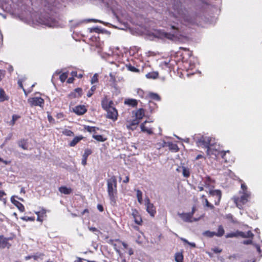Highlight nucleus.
I'll use <instances>...</instances> for the list:
<instances>
[{
  "mask_svg": "<svg viewBox=\"0 0 262 262\" xmlns=\"http://www.w3.org/2000/svg\"><path fill=\"white\" fill-rule=\"evenodd\" d=\"M170 28L173 30V33H167L163 30H155L149 33V35L150 39L158 38L162 39H168L171 40H176L179 38L180 32L179 28L174 25H170Z\"/></svg>",
  "mask_w": 262,
  "mask_h": 262,
  "instance_id": "obj_1",
  "label": "nucleus"
},
{
  "mask_svg": "<svg viewBox=\"0 0 262 262\" xmlns=\"http://www.w3.org/2000/svg\"><path fill=\"white\" fill-rule=\"evenodd\" d=\"M238 194L239 196H234L232 200L236 206L239 209H241L244 204L250 201L252 193L246 184L242 182L241 185V189L238 192Z\"/></svg>",
  "mask_w": 262,
  "mask_h": 262,
  "instance_id": "obj_2",
  "label": "nucleus"
},
{
  "mask_svg": "<svg viewBox=\"0 0 262 262\" xmlns=\"http://www.w3.org/2000/svg\"><path fill=\"white\" fill-rule=\"evenodd\" d=\"M107 191L112 205L115 206L117 198V180L112 177L107 180Z\"/></svg>",
  "mask_w": 262,
  "mask_h": 262,
  "instance_id": "obj_3",
  "label": "nucleus"
},
{
  "mask_svg": "<svg viewBox=\"0 0 262 262\" xmlns=\"http://www.w3.org/2000/svg\"><path fill=\"white\" fill-rule=\"evenodd\" d=\"M173 11L170 13V21L175 23L176 21H180L181 23L185 20V15L183 10L179 6H174L173 8Z\"/></svg>",
  "mask_w": 262,
  "mask_h": 262,
  "instance_id": "obj_4",
  "label": "nucleus"
},
{
  "mask_svg": "<svg viewBox=\"0 0 262 262\" xmlns=\"http://www.w3.org/2000/svg\"><path fill=\"white\" fill-rule=\"evenodd\" d=\"M193 139L195 140L196 144L199 147H204L208 149V147H210L213 144V139L210 137L202 136L199 137L195 135Z\"/></svg>",
  "mask_w": 262,
  "mask_h": 262,
  "instance_id": "obj_5",
  "label": "nucleus"
},
{
  "mask_svg": "<svg viewBox=\"0 0 262 262\" xmlns=\"http://www.w3.org/2000/svg\"><path fill=\"white\" fill-rule=\"evenodd\" d=\"M90 45L92 47H95L97 49V52L100 54L102 51L103 42L100 41L98 35H93L89 38Z\"/></svg>",
  "mask_w": 262,
  "mask_h": 262,
  "instance_id": "obj_6",
  "label": "nucleus"
},
{
  "mask_svg": "<svg viewBox=\"0 0 262 262\" xmlns=\"http://www.w3.org/2000/svg\"><path fill=\"white\" fill-rule=\"evenodd\" d=\"M225 236L227 238L236 237L238 236H241L243 238H252L253 236V234L251 232V231H248L247 232H244L237 230L235 232L227 233Z\"/></svg>",
  "mask_w": 262,
  "mask_h": 262,
  "instance_id": "obj_7",
  "label": "nucleus"
},
{
  "mask_svg": "<svg viewBox=\"0 0 262 262\" xmlns=\"http://www.w3.org/2000/svg\"><path fill=\"white\" fill-rule=\"evenodd\" d=\"M37 21L39 24L43 25L49 27H56L58 26L57 22L51 18L39 17Z\"/></svg>",
  "mask_w": 262,
  "mask_h": 262,
  "instance_id": "obj_8",
  "label": "nucleus"
},
{
  "mask_svg": "<svg viewBox=\"0 0 262 262\" xmlns=\"http://www.w3.org/2000/svg\"><path fill=\"white\" fill-rule=\"evenodd\" d=\"M145 205L146 207L147 212L152 217H154L156 213V207L153 204L151 203L148 198L145 199Z\"/></svg>",
  "mask_w": 262,
  "mask_h": 262,
  "instance_id": "obj_9",
  "label": "nucleus"
},
{
  "mask_svg": "<svg viewBox=\"0 0 262 262\" xmlns=\"http://www.w3.org/2000/svg\"><path fill=\"white\" fill-rule=\"evenodd\" d=\"M28 102L31 106H39L42 107L44 104V100L38 97L30 98L28 99Z\"/></svg>",
  "mask_w": 262,
  "mask_h": 262,
  "instance_id": "obj_10",
  "label": "nucleus"
},
{
  "mask_svg": "<svg viewBox=\"0 0 262 262\" xmlns=\"http://www.w3.org/2000/svg\"><path fill=\"white\" fill-rule=\"evenodd\" d=\"M209 194L210 196L215 197L214 201L215 204L218 205L220 202V200L222 197V192L220 190H213L212 189H209Z\"/></svg>",
  "mask_w": 262,
  "mask_h": 262,
  "instance_id": "obj_11",
  "label": "nucleus"
},
{
  "mask_svg": "<svg viewBox=\"0 0 262 262\" xmlns=\"http://www.w3.org/2000/svg\"><path fill=\"white\" fill-rule=\"evenodd\" d=\"M221 156L224 159L226 163H233L234 161V158L231 156L230 151H222L221 153Z\"/></svg>",
  "mask_w": 262,
  "mask_h": 262,
  "instance_id": "obj_12",
  "label": "nucleus"
},
{
  "mask_svg": "<svg viewBox=\"0 0 262 262\" xmlns=\"http://www.w3.org/2000/svg\"><path fill=\"white\" fill-rule=\"evenodd\" d=\"M216 146H214L212 144L210 147H208V149H207V154L209 157H211L214 155L215 157L217 156H221V153L222 151L219 150L216 148Z\"/></svg>",
  "mask_w": 262,
  "mask_h": 262,
  "instance_id": "obj_13",
  "label": "nucleus"
},
{
  "mask_svg": "<svg viewBox=\"0 0 262 262\" xmlns=\"http://www.w3.org/2000/svg\"><path fill=\"white\" fill-rule=\"evenodd\" d=\"M178 215L185 222H192L193 221H198L199 219H193L192 220V213H178Z\"/></svg>",
  "mask_w": 262,
  "mask_h": 262,
  "instance_id": "obj_14",
  "label": "nucleus"
},
{
  "mask_svg": "<svg viewBox=\"0 0 262 262\" xmlns=\"http://www.w3.org/2000/svg\"><path fill=\"white\" fill-rule=\"evenodd\" d=\"M106 111H107V117L108 118L112 119L114 121L117 120L118 113L115 107L112 106Z\"/></svg>",
  "mask_w": 262,
  "mask_h": 262,
  "instance_id": "obj_15",
  "label": "nucleus"
},
{
  "mask_svg": "<svg viewBox=\"0 0 262 262\" xmlns=\"http://www.w3.org/2000/svg\"><path fill=\"white\" fill-rule=\"evenodd\" d=\"M202 183L206 188L205 191L207 192H209V189H212L213 187L212 185L213 181L209 177H205L203 179Z\"/></svg>",
  "mask_w": 262,
  "mask_h": 262,
  "instance_id": "obj_16",
  "label": "nucleus"
},
{
  "mask_svg": "<svg viewBox=\"0 0 262 262\" xmlns=\"http://www.w3.org/2000/svg\"><path fill=\"white\" fill-rule=\"evenodd\" d=\"M139 123V120L135 119L133 120L127 121L126 123V127L128 129L134 130L136 129Z\"/></svg>",
  "mask_w": 262,
  "mask_h": 262,
  "instance_id": "obj_17",
  "label": "nucleus"
},
{
  "mask_svg": "<svg viewBox=\"0 0 262 262\" xmlns=\"http://www.w3.org/2000/svg\"><path fill=\"white\" fill-rule=\"evenodd\" d=\"M11 238H6L3 235H0V248L2 249L9 248L11 244L8 242Z\"/></svg>",
  "mask_w": 262,
  "mask_h": 262,
  "instance_id": "obj_18",
  "label": "nucleus"
},
{
  "mask_svg": "<svg viewBox=\"0 0 262 262\" xmlns=\"http://www.w3.org/2000/svg\"><path fill=\"white\" fill-rule=\"evenodd\" d=\"M113 103V101L109 100L107 97H105L101 101V105L104 110H108L109 108L112 107V105Z\"/></svg>",
  "mask_w": 262,
  "mask_h": 262,
  "instance_id": "obj_19",
  "label": "nucleus"
},
{
  "mask_svg": "<svg viewBox=\"0 0 262 262\" xmlns=\"http://www.w3.org/2000/svg\"><path fill=\"white\" fill-rule=\"evenodd\" d=\"M18 146L24 150L29 149V145L28 139H21L17 142Z\"/></svg>",
  "mask_w": 262,
  "mask_h": 262,
  "instance_id": "obj_20",
  "label": "nucleus"
},
{
  "mask_svg": "<svg viewBox=\"0 0 262 262\" xmlns=\"http://www.w3.org/2000/svg\"><path fill=\"white\" fill-rule=\"evenodd\" d=\"M73 111L76 114L81 115L86 112V109L84 105H78L74 107Z\"/></svg>",
  "mask_w": 262,
  "mask_h": 262,
  "instance_id": "obj_21",
  "label": "nucleus"
},
{
  "mask_svg": "<svg viewBox=\"0 0 262 262\" xmlns=\"http://www.w3.org/2000/svg\"><path fill=\"white\" fill-rule=\"evenodd\" d=\"M14 198L15 196H12L11 198V202L17 207L20 211L24 212L25 211V207L24 205L19 202L15 200Z\"/></svg>",
  "mask_w": 262,
  "mask_h": 262,
  "instance_id": "obj_22",
  "label": "nucleus"
},
{
  "mask_svg": "<svg viewBox=\"0 0 262 262\" xmlns=\"http://www.w3.org/2000/svg\"><path fill=\"white\" fill-rule=\"evenodd\" d=\"M147 122V121H145L143 123H141V124L140 125V128L141 129L142 132L146 133L149 135H151L152 134L153 132L152 129L150 127L146 126L145 125Z\"/></svg>",
  "mask_w": 262,
  "mask_h": 262,
  "instance_id": "obj_23",
  "label": "nucleus"
},
{
  "mask_svg": "<svg viewBox=\"0 0 262 262\" xmlns=\"http://www.w3.org/2000/svg\"><path fill=\"white\" fill-rule=\"evenodd\" d=\"M135 119H138L140 122L141 120L145 116V110L143 108H139L135 112Z\"/></svg>",
  "mask_w": 262,
  "mask_h": 262,
  "instance_id": "obj_24",
  "label": "nucleus"
},
{
  "mask_svg": "<svg viewBox=\"0 0 262 262\" xmlns=\"http://www.w3.org/2000/svg\"><path fill=\"white\" fill-rule=\"evenodd\" d=\"M82 89L81 88H77L74 90V91L71 92L70 94V97L71 98H78L80 97L82 95Z\"/></svg>",
  "mask_w": 262,
  "mask_h": 262,
  "instance_id": "obj_25",
  "label": "nucleus"
},
{
  "mask_svg": "<svg viewBox=\"0 0 262 262\" xmlns=\"http://www.w3.org/2000/svg\"><path fill=\"white\" fill-rule=\"evenodd\" d=\"M92 154V150L90 149L87 148L84 150V152L82 156V159L81 163L83 165H85L86 164L87 158L89 155Z\"/></svg>",
  "mask_w": 262,
  "mask_h": 262,
  "instance_id": "obj_26",
  "label": "nucleus"
},
{
  "mask_svg": "<svg viewBox=\"0 0 262 262\" xmlns=\"http://www.w3.org/2000/svg\"><path fill=\"white\" fill-rule=\"evenodd\" d=\"M137 101L134 99H126L124 101V104L133 107L137 105Z\"/></svg>",
  "mask_w": 262,
  "mask_h": 262,
  "instance_id": "obj_27",
  "label": "nucleus"
},
{
  "mask_svg": "<svg viewBox=\"0 0 262 262\" xmlns=\"http://www.w3.org/2000/svg\"><path fill=\"white\" fill-rule=\"evenodd\" d=\"M169 149L173 152H177L179 150V147L176 144L172 143V142H168L167 144Z\"/></svg>",
  "mask_w": 262,
  "mask_h": 262,
  "instance_id": "obj_28",
  "label": "nucleus"
},
{
  "mask_svg": "<svg viewBox=\"0 0 262 262\" xmlns=\"http://www.w3.org/2000/svg\"><path fill=\"white\" fill-rule=\"evenodd\" d=\"M225 233V230L223 227L222 225H220L217 228V232H215V236L217 237L222 236Z\"/></svg>",
  "mask_w": 262,
  "mask_h": 262,
  "instance_id": "obj_29",
  "label": "nucleus"
},
{
  "mask_svg": "<svg viewBox=\"0 0 262 262\" xmlns=\"http://www.w3.org/2000/svg\"><path fill=\"white\" fill-rule=\"evenodd\" d=\"M59 191L63 194H69L72 192V189L67 187H61L59 188Z\"/></svg>",
  "mask_w": 262,
  "mask_h": 262,
  "instance_id": "obj_30",
  "label": "nucleus"
},
{
  "mask_svg": "<svg viewBox=\"0 0 262 262\" xmlns=\"http://www.w3.org/2000/svg\"><path fill=\"white\" fill-rule=\"evenodd\" d=\"M82 139V137H75L72 140V141L70 143L69 145L71 147L74 146L76 144H77L81 139Z\"/></svg>",
  "mask_w": 262,
  "mask_h": 262,
  "instance_id": "obj_31",
  "label": "nucleus"
},
{
  "mask_svg": "<svg viewBox=\"0 0 262 262\" xmlns=\"http://www.w3.org/2000/svg\"><path fill=\"white\" fill-rule=\"evenodd\" d=\"M174 258L176 262L183 261V255L182 253L178 252L176 253Z\"/></svg>",
  "mask_w": 262,
  "mask_h": 262,
  "instance_id": "obj_32",
  "label": "nucleus"
},
{
  "mask_svg": "<svg viewBox=\"0 0 262 262\" xmlns=\"http://www.w3.org/2000/svg\"><path fill=\"white\" fill-rule=\"evenodd\" d=\"M6 195V193L4 191L0 190V201L3 202L4 204L7 202Z\"/></svg>",
  "mask_w": 262,
  "mask_h": 262,
  "instance_id": "obj_33",
  "label": "nucleus"
},
{
  "mask_svg": "<svg viewBox=\"0 0 262 262\" xmlns=\"http://www.w3.org/2000/svg\"><path fill=\"white\" fill-rule=\"evenodd\" d=\"M158 73L156 72H152L147 73L146 75V77L147 78L156 79L158 77Z\"/></svg>",
  "mask_w": 262,
  "mask_h": 262,
  "instance_id": "obj_34",
  "label": "nucleus"
},
{
  "mask_svg": "<svg viewBox=\"0 0 262 262\" xmlns=\"http://www.w3.org/2000/svg\"><path fill=\"white\" fill-rule=\"evenodd\" d=\"M92 137L94 139L99 142H104L106 140V138L104 137L102 135H97L94 134Z\"/></svg>",
  "mask_w": 262,
  "mask_h": 262,
  "instance_id": "obj_35",
  "label": "nucleus"
},
{
  "mask_svg": "<svg viewBox=\"0 0 262 262\" xmlns=\"http://www.w3.org/2000/svg\"><path fill=\"white\" fill-rule=\"evenodd\" d=\"M137 192V198L138 199V201L140 204L143 203V199H142V192L141 190L138 189L136 190Z\"/></svg>",
  "mask_w": 262,
  "mask_h": 262,
  "instance_id": "obj_36",
  "label": "nucleus"
},
{
  "mask_svg": "<svg viewBox=\"0 0 262 262\" xmlns=\"http://www.w3.org/2000/svg\"><path fill=\"white\" fill-rule=\"evenodd\" d=\"M20 116L17 115H13L12 116V118L11 121H10L9 123L10 125L13 126L16 120H17L19 118H20Z\"/></svg>",
  "mask_w": 262,
  "mask_h": 262,
  "instance_id": "obj_37",
  "label": "nucleus"
},
{
  "mask_svg": "<svg viewBox=\"0 0 262 262\" xmlns=\"http://www.w3.org/2000/svg\"><path fill=\"white\" fill-rule=\"evenodd\" d=\"M43 254L41 253H37L32 255L33 258L35 260H38L39 259L42 260L43 259Z\"/></svg>",
  "mask_w": 262,
  "mask_h": 262,
  "instance_id": "obj_38",
  "label": "nucleus"
},
{
  "mask_svg": "<svg viewBox=\"0 0 262 262\" xmlns=\"http://www.w3.org/2000/svg\"><path fill=\"white\" fill-rule=\"evenodd\" d=\"M203 235L204 236H207V237H212L213 236H215V232L210 231H209V230H207V231H204L203 233Z\"/></svg>",
  "mask_w": 262,
  "mask_h": 262,
  "instance_id": "obj_39",
  "label": "nucleus"
},
{
  "mask_svg": "<svg viewBox=\"0 0 262 262\" xmlns=\"http://www.w3.org/2000/svg\"><path fill=\"white\" fill-rule=\"evenodd\" d=\"M149 97L150 98L157 101H159L160 100V96L156 93H150L149 94Z\"/></svg>",
  "mask_w": 262,
  "mask_h": 262,
  "instance_id": "obj_40",
  "label": "nucleus"
},
{
  "mask_svg": "<svg viewBox=\"0 0 262 262\" xmlns=\"http://www.w3.org/2000/svg\"><path fill=\"white\" fill-rule=\"evenodd\" d=\"M182 174L184 177L188 178L190 176V171L189 169L187 167H183Z\"/></svg>",
  "mask_w": 262,
  "mask_h": 262,
  "instance_id": "obj_41",
  "label": "nucleus"
},
{
  "mask_svg": "<svg viewBox=\"0 0 262 262\" xmlns=\"http://www.w3.org/2000/svg\"><path fill=\"white\" fill-rule=\"evenodd\" d=\"M7 99V98L5 96L4 91L3 89H0V101L2 102Z\"/></svg>",
  "mask_w": 262,
  "mask_h": 262,
  "instance_id": "obj_42",
  "label": "nucleus"
},
{
  "mask_svg": "<svg viewBox=\"0 0 262 262\" xmlns=\"http://www.w3.org/2000/svg\"><path fill=\"white\" fill-rule=\"evenodd\" d=\"M62 133L67 136H73V133L69 129H64L62 131Z\"/></svg>",
  "mask_w": 262,
  "mask_h": 262,
  "instance_id": "obj_43",
  "label": "nucleus"
},
{
  "mask_svg": "<svg viewBox=\"0 0 262 262\" xmlns=\"http://www.w3.org/2000/svg\"><path fill=\"white\" fill-rule=\"evenodd\" d=\"M134 219V222L138 225H141L142 223V220L141 215L139 214L136 216Z\"/></svg>",
  "mask_w": 262,
  "mask_h": 262,
  "instance_id": "obj_44",
  "label": "nucleus"
},
{
  "mask_svg": "<svg viewBox=\"0 0 262 262\" xmlns=\"http://www.w3.org/2000/svg\"><path fill=\"white\" fill-rule=\"evenodd\" d=\"M96 86L95 85H93L91 87V89L89 91V92L87 93V96L88 97H90L92 96L94 92L96 90Z\"/></svg>",
  "mask_w": 262,
  "mask_h": 262,
  "instance_id": "obj_45",
  "label": "nucleus"
},
{
  "mask_svg": "<svg viewBox=\"0 0 262 262\" xmlns=\"http://www.w3.org/2000/svg\"><path fill=\"white\" fill-rule=\"evenodd\" d=\"M110 243H112V245L114 247V248L116 250V251L119 254V255H121V252L119 249V247L117 246L116 243H113V241H110Z\"/></svg>",
  "mask_w": 262,
  "mask_h": 262,
  "instance_id": "obj_46",
  "label": "nucleus"
},
{
  "mask_svg": "<svg viewBox=\"0 0 262 262\" xmlns=\"http://www.w3.org/2000/svg\"><path fill=\"white\" fill-rule=\"evenodd\" d=\"M126 68H127V70L130 71L134 72H137L139 71L138 69H137V68H136L134 66H132L130 65V64L126 65Z\"/></svg>",
  "mask_w": 262,
  "mask_h": 262,
  "instance_id": "obj_47",
  "label": "nucleus"
},
{
  "mask_svg": "<svg viewBox=\"0 0 262 262\" xmlns=\"http://www.w3.org/2000/svg\"><path fill=\"white\" fill-rule=\"evenodd\" d=\"M67 77H68V73H63L59 76L60 80L62 82H63L66 80Z\"/></svg>",
  "mask_w": 262,
  "mask_h": 262,
  "instance_id": "obj_48",
  "label": "nucleus"
},
{
  "mask_svg": "<svg viewBox=\"0 0 262 262\" xmlns=\"http://www.w3.org/2000/svg\"><path fill=\"white\" fill-rule=\"evenodd\" d=\"M167 144H168V142H166L164 141V140H162V141H161V142H160L159 143H158L157 144V146H158V148H160L161 147L167 146Z\"/></svg>",
  "mask_w": 262,
  "mask_h": 262,
  "instance_id": "obj_49",
  "label": "nucleus"
},
{
  "mask_svg": "<svg viewBox=\"0 0 262 262\" xmlns=\"http://www.w3.org/2000/svg\"><path fill=\"white\" fill-rule=\"evenodd\" d=\"M26 79V78H20L18 80V84L19 85V87L21 88V89H23L24 92H25V94L26 95V91L23 88V82Z\"/></svg>",
  "mask_w": 262,
  "mask_h": 262,
  "instance_id": "obj_50",
  "label": "nucleus"
},
{
  "mask_svg": "<svg viewBox=\"0 0 262 262\" xmlns=\"http://www.w3.org/2000/svg\"><path fill=\"white\" fill-rule=\"evenodd\" d=\"M98 75L97 74H95L92 77L91 82L92 84H93L94 83H96L98 82Z\"/></svg>",
  "mask_w": 262,
  "mask_h": 262,
  "instance_id": "obj_51",
  "label": "nucleus"
},
{
  "mask_svg": "<svg viewBox=\"0 0 262 262\" xmlns=\"http://www.w3.org/2000/svg\"><path fill=\"white\" fill-rule=\"evenodd\" d=\"M22 220L25 221H34V217H28V216H23L20 218Z\"/></svg>",
  "mask_w": 262,
  "mask_h": 262,
  "instance_id": "obj_52",
  "label": "nucleus"
},
{
  "mask_svg": "<svg viewBox=\"0 0 262 262\" xmlns=\"http://www.w3.org/2000/svg\"><path fill=\"white\" fill-rule=\"evenodd\" d=\"M85 128L87 130V131L90 133L95 132L96 130V128L93 126H88Z\"/></svg>",
  "mask_w": 262,
  "mask_h": 262,
  "instance_id": "obj_53",
  "label": "nucleus"
},
{
  "mask_svg": "<svg viewBox=\"0 0 262 262\" xmlns=\"http://www.w3.org/2000/svg\"><path fill=\"white\" fill-rule=\"evenodd\" d=\"M140 214L139 212L136 209H133L132 210V215L133 216V217L134 219L138 215H139Z\"/></svg>",
  "mask_w": 262,
  "mask_h": 262,
  "instance_id": "obj_54",
  "label": "nucleus"
},
{
  "mask_svg": "<svg viewBox=\"0 0 262 262\" xmlns=\"http://www.w3.org/2000/svg\"><path fill=\"white\" fill-rule=\"evenodd\" d=\"M181 240L183 241L184 242L188 244V245H190L192 247H195V244L194 243H190L187 240L184 238H181Z\"/></svg>",
  "mask_w": 262,
  "mask_h": 262,
  "instance_id": "obj_55",
  "label": "nucleus"
},
{
  "mask_svg": "<svg viewBox=\"0 0 262 262\" xmlns=\"http://www.w3.org/2000/svg\"><path fill=\"white\" fill-rule=\"evenodd\" d=\"M99 30H100V29L98 28H97V27L92 28L90 29V32L91 33L93 32H96V33H98Z\"/></svg>",
  "mask_w": 262,
  "mask_h": 262,
  "instance_id": "obj_56",
  "label": "nucleus"
},
{
  "mask_svg": "<svg viewBox=\"0 0 262 262\" xmlns=\"http://www.w3.org/2000/svg\"><path fill=\"white\" fill-rule=\"evenodd\" d=\"M204 186L201 182L198 186V188L200 191H202L204 190Z\"/></svg>",
  "mask_w": 262,
  "mask_h": 262,
  "instance_id": "obj_57",
  "label": "nucleus"
},
{
  "mask_svg": "<svg viewBox=\"0 0 262 262\" xmlns=\"http://www.w3.org/2000/svg\"><path fill=\"white\" fill-rule=\"evenodd\" d=\"M0 162L3 163L5 165L9 164L11 163V161H6V160H3L1 157H0Z\"/></svg>",
  "mask_w": 262,
  "mask_h": 262,
  "instance_id": "obj_58",
  "label": "nucleus"
},
{
  "mask_svg": "<svg viewBox=\"0 0 262 262\" xmlns=\"http://www.w3.org/2000/svg\"><path fill=\"white\" fill-rule=\"evenodd\" d=\"M253 243L251 239L246 240L243 242V244L245 245H250Z\"/></svg>",
  "mask_w": 262,
  "mask_h": 262,
  "instance_id": "obj_59",
  "label": "nucleus"
},
{
  "mask_svg": "<svg viewBox=\"0 0 262 262\" xmlns=\"http://www.w3.org/2000/svg\"><path fill=\"white\" fill-rule=\"evenodd\" d=\"M97 209L100 211V212H102L103 211V206L100 205V204H98L97 205Z\"/></svg>",
  "mask_w": 262,
  "mask_h": 262,
  "instance_id": "obj_60",
  "label": "nucleus"
},
{
  "mask_svg": "<svg viewBox=\"0 0 262 262\" xmlns=\"http://www.w3.org/2000/svg\"><path fill=\"white\" fill-rule=\"evenodd\" d=\"M40 216L41 217H43V215H45L46 213V210L42 209L41 211H40Z\"/></svg>",
  "mask_w": 262,
  "mask_h": 262,
  "instance_id": "obj_61",
  "label": "nucleus"
},
{
  "mask_svg": "<svg viewBox=\"0 0 262 262\" xmlns=\"http://www.w3.org/2000/svg\"><path fill=\"white\" fill-rule=\"evenodd\" d=\"M255 246L257 249V252H258L259 254H261V249H260V246L258 245H255Z\"/></svg>",
  "mask_w": 262,
  "mask_h": 262,
  "instance_id": "obj_62",
  "label": "nucleus"
},
{
  "mask_svg": "<svg viewBox=\"0 0 262 262\" xmlns=\"http://www.w3.org/2000/svg\"><path fill=\"white\" fill-rule=\"evenodd\" d=\"M4 75H5L4 72L0 71V81L4 77Z\"/></svg>",
  "mask_w": 262,
  "mask_h": 262,
  "instance_id": "obj_63",
  "label": "nucleus"
},
{
  "mask_svg": "<svg viewBox=\"0 0 262 262\" xmlns=\"http://www.w3.org/2000/svg\"><path fill=\"white\" fill-rule=\"evenodd\" d=\"M168 62H169V61H162L161 63V66H167L168 65Z\"/></svg>",
  "mask_w": 262,
  "mask_h": 262,
  "instance_id": "obj_64",
  "label": "nucleus"
}]
</instances>
